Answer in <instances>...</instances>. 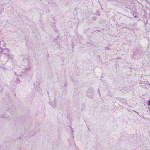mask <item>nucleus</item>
<instances>
[{"instance_id":"1","label":"nucleus","mask_w":150,"mask_h":150,"mask_svg":"<svg viewBox=\"0 0 150 150\" xmlns=\"http://www.w3.org/2000/svg\"><path fill=\"white\" fill-rule=\"evenodd\" d=\"M148 105H150V100L148 101Z\"/></svg>"}]
</instances>
